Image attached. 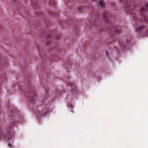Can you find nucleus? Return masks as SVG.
<instances>
[{"mask_svg": "<svg viewBox=\"0 0 148 148\" xmlns=\"http://www.w3.org/2000/svg\"><path fill=\"white\" fill-rule=\"evenodd\" d=\"M141 12V15L143 16L144 20L147 21L148 19V4L147 3L145 7L142 8Z\"/></svg>", "mask_w": 148, "mask_h": 148, "instance_id": "obj_1", "label": "nucleus"}, {"mask_svg": "<svg viewBox=\"0 0 148 148\" xmlns=\"http://www.w3.org/2000/svg\"><path fill=\"white\" fill-rule=\"evenodd\" d=\"M13 132L11 131V132H10L9 134H5V136H4L2 132H0V139L3 138L5 140H9L12 139V137L13 136Z\"/></svg>", "mask_w": 148, "mask_h": 148, "instance_id": "obj_2", "label": "nucleus"}, {"mask_svg": "<svg viewBox=\"0 0 148 148\" xmlns=\"http://www.w3.org/2000/svg\"><path fill=\"white\" fill-rule=\"evenodd\" d=\"M124 3H125L126 5V7L127 8V10H129V7L134 8L135 6H136L135 3V2L133 1L132 3L131 2L128 1V0H125Z\"/></svg>", "mask_w": 148, "mask_h": 148, "instance_id": "obj_3", "label": "nucleus"}, {"mask_svg": "<svg viewBox=\"0 0 148 148\" xmlns=\"http://www.w3.org/2000/svg\"><path fill=\"white\" fill-rule=\"evenodd\" d=\"M109 13L108 12H104L103 14V18L104 21L106 23L108 24L110 23L109 19L108 18Z\"/></svg>", "mask_w": 148, "mask_h": 148, "instance_id": "obj_4", "label": "nucleus"}, {"mask_svg": "<svg viewBox=\"0 0 148 148\" xmlns=\"http://www.w3.org/2000/svg\"><path fill=\"white\" fill-rule=\"evenodd\" d=\"M132 16L134 20L136 22L137 24L138 23H142L143 21V19H139L137 18L136 14L133 15Z\"/></svg>", "mask_w": 148, "mask_h": 148, "instance_id": "obj_5", "label": "nucleus"}, {"mask_svg": "<svg viewBox=\"0 0 148 148\" xmlns=\"http://www.w3.org/2000/svg\"><path fill=\"white\" fill-rule=\"evenodd\" d=\"M96 18H97V19H96L94 20L93 21V23H92L94 25H98L100 23L101 21L99 19V16H96Z\"/></svg>", "mask_w": 148, "mask_h": 148, "instance_id": "obj_6", "label": "nucleus"}, {"mask_svg": "<svg viewBox=\"0 0 148 148\" xmlns=\"http://www.w3.org/2000/svg\"><path fill=\"white\" fill-rule=\"evenodd\" d=\"M32 96L31 97H29V99L32 102H34V97L36 96V93H35L34 91H33V92H32Z\"/></svg>", "mask_w": 148, "mask_h": 148, "instance_id": "obj_7", "label": "nucleus"}, {"mask_svg": "<svg viewBox=\"0 0 148 148\" xmlns=\"http://www.w3.org/2000/svg\"><path fill=\"white\" fill-rule=\"evenodd\" d=\"M145 28V26L142 25L139 27H137L136 29V31L137 32H139L143 30Z\"/></svg>", "mask_w": 148, "mask_h": 148, "instance_id": "obj_8", "label": "nucleus"}, {"mask_svg": "<svg viewBox=\"0 0 148 148\" xmlns=\"http://www.w3.org/2000/svg\"><path fill=\"white\" fill-rule=\"evenodd\" d=\"M99 3L101 7H103L105 6V4L103 0H101L99 1Z\"/></svg>", "mask_w": 148, "mask_h": 148, "instance_id": "obj_9", "label": "nucleus"}, {"mask_svg": "<svg viewBox=\"0 0 148 148\" xmlns=\"http://www.w3.org/2000/svg\"><path fill=\"white\" fill-rule=\"evenodd\" d=\"M47 113V112H45L44 113H43V112H39V115L40 116H43L44 115H45V114H46Z\"/></svg>", "mask_w": 148, "mask_h": 148, "instance_id": "obj_10", "label": "nucleus"}, {"mask_svg": "<svg viewBox=\"0 0 148 148\" xmlns=\"http://www.w3.org/2000/svg\"><path fill=\"white\" fill-rule=\"evenodd\" d=\"M49 3L51 5H53L55 4V2L54 0H50Z\"/></svg>", "mask_w": 148, "mask_h": 148, "instance_id": "obj_11", "label": "nucleus"}, {"mask_svg": "<svg viewBox=\"0 0 148 148\" xmlns=\"http://www.w3.org/2000/svg\"><path fill=\"white\" fill-rule=\"evenodd\" d=\"M114 31L116 33H118L119 32H120V30L119 29L116 28L114 29Z\"/></svg>", "mask_w": 148, "mask_h": 148, "instance_id": "obj_12", "label": "nucleus"}, {"mask_svg": "<svg viewBox=\"0 0 148 148\" xmlns=\"http://www.w3.org/2000/svg\"><path fill=\"white\" fill-rule=\"evenodd\" d=\"M8 146H9V147H12V145L11 144H10V143H9V144Z\"/></svg>", "mask_w": 148, "mask_h": 148, "instance_id": "obj_13", "label": "nucleus"}, {"mask_svg": "<svg viewBox=\"0 0 148 148\" xmlns=\"http://www.w3.org/2000/svg\"><path fill=\"white\" fill-rule=\"evenodd\" d=\"M51 35H48L47 36V37L48 38H50L51 37Z\"/></svg>", "mask_w": 148, "mask_h": 148, "instance_id": "obj_14", "label": "nucleus"}, {"mask_svg": "<svg viewBox=\"0 0 148 148\" xmlns=\"http://www.w3.org/2000/svg\"><path fill=\"white\" fill-rule=\"evenodd\" d=\"M70 85L71 86H73V85L75 86L74 84L73 83H71Z\"/></svg>", "mask_w": 148, "mask_h": 148, "instance_id": "obj_15", "label": "nucleus"}, {"mask_svg": "<svg viewBox=\"0 0 148 148\" xmlns=\"http://www.w3.org/2000/svg\"><path fill=\"white\" fill-rule=\"evenodd\" d=\"M60 36H58V37H57V36L56 37V38L57 39H59L60 38Z\"/></svg>", "mask_w": 148, "mask_h": 148, "instance_id": "obj_16", "label": "nucleus"}, {"mask_svg": "<svg viewBox=\"0 0 148 148\" xmlns=\"http://www.w3.org/2000/svg\"><path fill=\"white\" fill-rule=\"evenodd\" d=\"M121 2H122L123 1V0H121Z\"/></svg>", "mask_w": 148, "mask_h": 148, "instance_id": "obj_17", "label": "nucleus"}, {"mask_svg": "<svg viewBox=\"0 0 148 148\" xmlns=\"http://www.w3.org/2000/svg\"><path fill=\"white\" fill-rule=\"evenodd\" d=\"M82 10V8H80L79 10Z\"/></svg>", "mask_w": 148, "mask_h": 148, "instance_id": "obj_18", "label": "nucleus"}, {"mask_svg": "<svg viewBox=\"0 0 148 148\" xmlns=\"http://www.w3.org/2000/svg\"><path fill=\"white\" fill-rule=\"evenodd\" d=\"M13 1H15V0H13Z\"/></svg>", "mask_w": 148, "mask_h": 148, "instance_id": "obj_19", "label": "nucleus"}, {"mask_svg": "<svg viewBox=\"0 0 148 148\" xmlns=\"http://www.w3.org/2000/svg\"><path fill=\"white\" fill-rule=\"evenodd\" d=\"M43 97H44V95L43 96Z\"/></svg>", "mask_w": 148, "mask_h": 148, "instance_id": "obj_20", "label": "nucleus"}]
</instances>
